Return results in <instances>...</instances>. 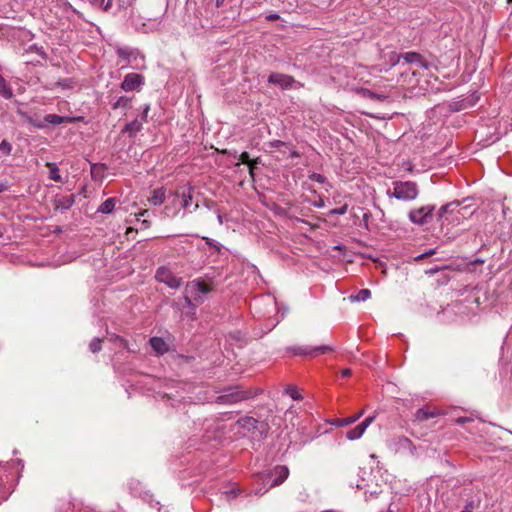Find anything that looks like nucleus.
<instances>
[{"label": "nucleus", "instance_id": "obj_1", "mask_svg": "<svg viewBox=\"0 0 512 512\" xmlns=\"http://www.w3.org/2000/svg\"><path fill=\"white\" fill-rule=\"evenodd\" d=\"M214 283L212 279L206 282L202 278L194 279L186 284L185 287V304L195 310L196 306L204 302V294H208L213 290Z\"/></svg>", "mask_w": 512, "mask_h": 512}, {"label": "nucleus", "instance_id": "obj_2", "mask_svg": "<svg viewBox=\"0 0 512 512\" xmlns=\"http://www.w3.org/2000/svg\"><path fill=\"white\" fill-rule=\"evenodd\" d=\"M261 392V389L240 390L238 386H232L224 389V394L219 395L215 402L218 404H235L244 400L252 399Z\"/></svg>", "mask_w": 512, "mask_h": 512}, {"label": "nucleus", "instance_id": "obj_3", "mask_svg": "<svg viewBox=\"0 0 512 512\" xmlns=\"http://www.w3.org/2000/svg\"><path fill=\"white\" fill-rule=\"evenodd\" d=\"M289 476V469L287 466L277 465L272 470L260 474L259 480L262 481L264 485L268 484L269 480L273 478L272 482L265 489L259 488L255 489V495L262 496L264 495L270 488L281 485Z\"/></svg>", "mask_w": 512, "mask_h": 512}, {"label": "nucleus", "instance_id": "obj_4", "mask_svg": "<svg viewBox=\"0 0 512 512\" xmlns=\"http://www.w3.org/2000/svg\"><path fill=\"white\" fill-rule=\"evenodd\" d=\"M419 194L418 186L413 181H394L393 191L388 190L387 195L401 201H412Z\"/></svg>", "mask_w": 512, "mask_h": 512}, {"label": "nucleus", "instance_id": "obj_5", "mask_svg": "<svg viewBox=\"0 0 512 512\" xmlns=\"http://www.w3.org/2000/svg\"><path fill=\"white\" fill-rule=\"evenodd\" d=\"M294 355L298 356H309L311 358H315L319 355L331 353L334 351V348L330 345H319V346H294L289 349Z\"/></svg>", "mask_w": 512, "mask_h": 512}, {"label": "nucleus", "instance_id": "obj_6", "mask_svg": "<svg viewBox=\"0 0 512 512\" xmlns=\"http://www.w3.org/2000/svg\"><path fill=\"white\" fill-rule=\"evenodd\" d=\"M434 210L435 205H424L410 210L408 217L412 223L424 225L432 218Z\"/></svg>", "mask_w": 512, "mask_h": 512}, {"label": "nucleus", "instance_id": "obj_7", "mask_svg": "<svg viewBox=\"0 0 512 512\" xmlns=\"http://www.w3.org/2000/svg\"><path fill=\"white\" fill-rule=\"evenodd\" d=\"M155 278L158 282L164 283L173 289H177L182 285V278L174 275V273L166 267L158 268Z\"/></svg>", "mask_w": 512, "mask_h": 512}, {"label": "nucleus", "instance_id": "obj_8", "mask_svg": "<svg viewBox=\"0 0 512 512\" xmlns=\"http://www.w3.org/2000/svg\"><path fill=\"white\" fill-rule=\"evenodd\" d=\"M145 83L143 75L138 73H128L122 81L120 87L125 92L139 90Z\"/></svg>", "mask_w": 512, "mask_h": 512}, {"label": "nucleus", "instance_id": "obj_9", "mask_svg": "<svg viewBox=\"0 0 512 512\" xmlns=\"http://www.w3.org/2000/svg\"><path fill=\"white\" fill-rule=\"evenodd\" d=\"M468 206L462 207L459 201H452L440 207L437 213V221H441L447 214H460L465 216Z\"/></svg>", "mask_w": 512, "mask_h": 512}, {"label": "nucleus", "instance_id": "obj_10", "mask_svg": "<svg viewBox=\"0 0 512 512\" xmlns=\"http://www.w3.org/2000/svg\"><path fill=\"white\" fill-rule=\"evenodd\" d=\"M268 82L270 84L278 85L281 89H289L295 83V79L287 74L272 72L268 76Z\"/></svg>", "mask_w": 512, "mask_h": 512}, {"label": "nucleus", "instance_id": "obj_11", "mask_svg": "<svg viewBox=\"0 0 512 512\" xmlns=\"http://www.w3.org/2000/svg\"><path fill=\"white\" fill-rule=\"evenodd\" d=\"M193 192H194V187L191 185H188L185 190H183V191L177 190V191L171 193V195L175 198H181V207L188 212H192L190 210V207L192 206Z\"/></svg>", "mask_w": 512, "mask_h": 512}, {"label": "nucleus", "instance_id": "obj_12", "mask_svg": "<svg viewBox=\"0 0 512 512\" xmlns=\"http://www.w3.org/2000/svg\"><path fill=\"white\" fill-rule=\"evenodd\" d=\"M402 59L407 64H409V63L417 64L420 67L425 68V69H429L432 66V64L430 62L425 60L422 57V55L417 52L404 53V54H402Z\"/></svg>", "mask_w": 512, "mask_h": 512}, {"label": "nucleus", "instance_id": "obj_13", "mask_svg": "<svg viewBox=\"0 0 512 512\" xmlns=\"http://www.w3.org/2000/svg\"><path fill=\"white\" fill-rule=\"evenodd\" d=\"M238 159L239 161L236 163V166H239L240 164H248L249 174L251 178L254 179L253 164H259L261 162V159L257 157L251 160L248 152H242L239 155Z\"/></svg>", "mask_w": 512, "mask_h": 512}, {"label": "nucleus", "instance_id": "obj_14", "mask_svg": "<svg viewBox=\"0 0 512 512\" xmlns=\"http://www.w3.org/2000/svg\"><path fill=\"white\" fill-rule=\"evenodd\" d=\"M166 200V189L164 187L153 190L152 195L148 198L150 204L159 206Z\"/></svg>", "mask_w": 512, "mask_h": 512}, {"label": "nucleus", "instance_id": "obj_15", "mask_svg": "<svg viewBox=\"0 0 512 512\" xmlns=\"http://www.w3.org/2000/svg\"><path fill=\"white\" fill-rule=\"evenodd\" d=\"M150 345L157 355H163L168 352L167 343L160 337L150 338Z\"/></svg>", "mask_w": 512, "mask_h": 512}, {"label": "nucleus", "instance_id": "obj_16", "mask_svg": "<svg viewBox=\"0 0 512 512\" xmlns=\"http://www.w3.org/2000/svg\"><path fill=\"white\" fill-rule=\"evenodd\" d=\"M116 53H117L118 57H120L121 59H123L127 62L136 60L138 57V54H139L136 49H131L128 47H120L117 49Z\"/></svg>", "mask_w": 512, "mask_h": 512}, {"label": "nucleus", "instance_id": "obj_17", "mask_svg": "<svg viewBox=\"0 0 512 512\" xmlns=\"http://www.w3.org/2000/svg\"><path fill=\"white\" fill-rule=\"evenodd\" d=\"M396 444L399 450H406L410 455L415 454L416 447L409 438L400 436L397 438Z\"/></svg>", "mask_w": 512, "mask_h": 512}, {"label": "nucleus", "instance_id": "obj_18", "mask_svg": "<svg viewBox=\"0 0 512 512\" xmlns=\"http://www.w3.org/2000/svg\"><path fill=\"white\" fill-rule=\"evenodd\" d=\"M73 118L60 116L57 114H48L44 117V124L60 125L73 122Z\"/></svg>", "mask_w": 512, "mask_h": 512}, {"label": "nucleus", "instance_id": "obj_19", "mask_svg": "<svg viewBox=\"0 0 512 512\" xmlns=\"http://www.w3.org/2000/svg\"><path fill=\"white\" fill-rule=\"evenodd\" d=\"M363 414H364V411L361 410L358 413L351 415L349 417L337 418L334 420L333 423H334V425L339 426V427L348 426V425L353 424L356 421H358Z\"/></svg>", "mask_w": 512, "mask_h": 512}, {"label": "nucleus", "instance_id": "obj_20", "mask_svg": "<svg viewBox=\"0 0 512 512\" xmlns=\"http://www.w3.org/2000/svg\"><path fill=\"white\" fill-rule=\"evenodd\" d=\"M131 103H132L131 97L121 96L114 103H112L111 108L113 110H117V109L129 110L132 107Z\"/></svg>", "mask_w": 512, "mask_h": 512}, {"label": "nucleus", "instance_id": "obj_21", "mask_svg": "<svg viewBox=\"0 0 512 512\" xmlns=\"http://www.w3.org/2000/svg\"><path fill=\"white\" fill-rule=\"evenodd\" d=\"M438 415L436 410H430L429 408H420L416 411L415 418L417 421H426Z\"/></svg>", "mask_w": 512, "mask_h": 512}, {"label": "nucleus", "instance_id": "obj_22", "mask_svg": "<svg viewBox=\"0 0 512 512\" xmlns=\"http://www.w3.org/2000/svg\"><path fill=\"white\" fill-rule=\"evenodd\" d=\"M142 129V121H139L138 119H134L133 121L127 123L122 132L128 133L130 136L135 135L137 132H139Z\"/></svg>", "mask_w": 512, "mask_h": 512}, {"label": "nucleus", "instance_id": "obj_23", "mask_svg": "<svg viewBox=\"0 0 512 512\" xmlns=\"http://www.w3.org/2000/svg\"><path fill=\"white\" fill-rule=\"evenodd\" d=\"M0 95L5 99L13 97V91L6 79L0 74Z\"/></svg>", "mask_w": 512, "mask_h": 512}, {"label": "nucleus", "instance_id": "obj_24", "mask_svg": "<svg viewBox=\"0 0 512 512\" xmlns=\"http://www.w3.org/2000/svg\"><path fill=\"white\" fill-rule=\"evenodd\" d=\"M46 166L49 169V178L55 182H63L60 170L56 163L47 162Z\"/></svg>", "mask_w": 512, "mask_h": 512}, {"label": "nucleus", "instance_id": "obj_25", "mask_svg": "<svg viewBox=\"0 0 512 512\" xmlns=\"http://www.w3.org/2000/svg\"><path fill=\"white\" fill-rule=\"evenodd\" d=\"M75 203V196L74 195H68V196H62L57 200V207L61 208L63 210L70 209Z\"/></svg>", "mask_w": 512, "mask_h": 512}, {"label": "nucleus", "instance_id": "obj_26", "mask_svg": "<svg viewBox=\"0 0 512 512\" xmlns=\"http://www.w3.org/2000/svg\"><path fill=\"white\" fill-rule=\"evenodd\" d=\"M177 199L178 198H175L173 199V201L166 205L162 211V214L165 216V217H168V218H174L178 215L179 213V209L176 207V202H177Z\"/></svg>", "mask_w": 512, "mask_h": 512}, {"label": "nucleus", "instance_id": "obj_27", "mask_svg": "<svg viewBox=\"0 0 512 512\" xmlns=\"http://www.w3.org/2000/svg\"><path fill=\"white\" fill-rule=\"evenodd\" d=\"M364 432H365L364 425L358 424L356 427L347 431L346 438L351 441L357 440L362 437Z\"/></svg>", "mask_w": 512, "mask_h": 512}, {"label": "nucleus", "instance_id": "obj_28", "mask_svg": "<svg viewBox=\"0 0 512 512\" xmlns=\"http://www.w3.org/2000/svg\"><path fill=\"white\" fill-rule=\"evenodd\" d=\"M268 145L270 147H275V148H280V147L288 148L290 151V157H292V158L300 157V154L295 149H293L288 143L283 142L281 140H273V141L269 142Z\"/></svg>", "mask_w": 512, "mask_h": 512}, {"label": "nucleus", "instance_id": "obj_29", "mask_svg": "<svg viewBox=\"0 0 512 512\" xmlns=\"http://www.w3.org/2000/svg\"><path fill=\"white\" fill-rule=\"evenodd\" d=\"M115 204V198H108L99 206L98 212H101L103 214H109L114 210Z\"/></svg>", "mask_w": 512, "mask_h": 512}, {"label": "nucleus", "instance_id": "obj_30", "mask_svg": "<svg viewBox=\"0 0 512 512\" xmlns=\"http://www.w3.org/2000/svg\"><path fill=\"white\" fill-rule=\"evenodd\" d=\"M370 297H371V291L369 289H361L357 292V294L351 295L350 299H351V301L360 302V301H366Z\"/></svg>", "mask_w": 512, "mask_h": 512}, {"label": "nucleus", "instance_id": "obj_31", "mask_svg": "<svg viewBox=\"0 0 512 512\" xmlns=\"http://www.w3.org/2000/svg\"><path fill=\"white\" fill-rule=\"evenodd\" d=\"M285 393L288 394L293 400H301L302 399V396L301 394L299 393L298 389L296 386H287L285 388Z\"/></svg>", "mask_w": 512, "mask_h": 512}, {"label": "nucleus", "instance_id": "obj_32", "mask_svg": "<svg viewBox=\"0 0 512 512\" xmlns=\"http://www.w3.org/2000/svg\"><path fill=\"white\" fill-rule=\"evenodd\" d=\"M102 340L98 337L93 338L89 344V349L92 353H97L102 348Z\"/></svg>", "mask_w": 512, "mask_h": 512}, {"label": "nucleus", "instance_id": "obj_33", "mask_svg": "<svg viewBox=\"0 0 512 512\" xmlns=\"http://www.w3.org/2000/svg\"><path fill=\"white\" fill-rule=\"evenodd\" d=\"M12 144L8 142L7 140H3L0 142V151L6 156L10 155L12 152Z\"/></svg>", "mask_w": 512, "mask_h": 512}, {"label": "nucleus", "instance_id": "obj_34", "mask_svg": "<svg viewBox=\"0 0 512 512\" xmlns=\"http://www.w3.org/2000/svg\"><path fill=\"white\" fill-rule=\"evenodd\" d=\"M133 2L134 0H112V5L115 3L119 9H127Z\"/></svg>", "mask_w": 512, "mask_h": 512}, {"label": "nucleus", "instance_id": "obj_35", "mask_svg": "<svg viewBox=\"0 0 512 512\" xmlns=\"http://www.w3.org/2000/svg\"><path fill=\"white\" fill-rule=\"evenodd\" d=\"M28 124L32 125L35 128L43 129L45 128L44 119L40 120L37 117L32 116L31 119H28Z\"/></svg>", "mask_w": 512, "mask_h": 512}, {"label": "nucleus", "instance_id": "obj_36", "mask_svg": "<svg viewBox=\"0 0 512 512\" xmlns=\"http://www.w3.org/2000/svg\"><path fill=\"white\" fill-rule=\"evenodd\" d=\"M401 59H402V54H398L396 52H392L389 54V61L391 63V66H395L396 64L400 63Z\"/></svg>", "mask_w": 512, "mask_h": 512}, {"label": "nucleus", "instance_id": "obj_37", "mask_svg": "<svg viewBox=\"0 0 512 512\" xmlns=\"http://www.w3.org/2000/svg\"><path fill=\"white\" fill-rule=\"evenodd\" d=\"M309 179L318 183L326 182V177L319 173H312L311 175H309Z\"/></svg>", "mask_w": 512, "mask_h": 512}, {"label": "nucleus", "instance_id": "obj_38", "mask_svg": "<svg viewBox=\"0 0 512 512\" xmlns=\"http://www.w3.org/2000/svg\"><path fill=\"white\" fill-rule=\"evenodd\" d=\"M256 422L257 421L253 417H245V418L239 420L238 423L241 424L242 426H249V425H251V426L254 427Z\"/></svg>", "mask_w": 512, "mask_h": 512}, {"label": "nucleus", "instance_id": "obj_39", "mask_svg": "<svg viewBox=\"0 0 512 512\" xmlns=\"http://www.w3.org/2000/svg\"><path fill=\"white\" fill-rule=\"evenodd\" d=\"M435 253H436L435 249H430V250H428V251H426V252L416 256L415 257V261H420V260H422V259H424L426 257H430V256L434 255Z\"/></svg>", "mask_w": 512, "mask_h": 512}, {"label": "nucleus", "instance_id": "obj_40", "mask_svg": "<svg viewBox=\"0 0 512 512\" xmlns=\"http://www.w3.org/2000/svg\"><path fill=\"white\" fill-rule=\"evenodd\" d=\"M149 111H150V105L149 104L144 105L142 113H141L142 121H147Z\"/></svg>", "mask_w": 512, "mask_h": 512}, {"label": "nucleus", "instance_id": "obj_41", "mask_svg": "<svg viewBox=\"0 0 512 512\" xmlns=\"http://www.w3.org/2000/svg\"><path fill=\"white\" fill-rule=\"evenodd\" d=\"M375 420V416H369L367 417L363 422H361V425H364V429L366 430Z\"/></svg>", "mask_w": 512, "mask_h": 512}, {"label": "nucleus", "instance_id": "obj_42", "mask_svg": "<svg viewBox=\"0 0 512 512\" xmlns=\"http://www.w3.org/2000/svg\"><path fill=\"white\" fill-rule=\"evenodd\" d=\"M17 114L21 117V119H23L27 123H28V119L32 118V116L30 114H28L27 112L20 110V109L17 110Z\"/></svg>", "mask_w": 512, "mask_h": 512}, {"label": "nucleus", "instance_id": "obj_43", "mask_svg": "<svg viewBox=\"0 0 512 512\" xmlns=\"http://www.w3.org/2000/svg\"><path fill=\"white\" fill-rule=\"evenodd\" d=\"M470 421H472V419H471V418H469V417H458V418L455 420V422H456L457 424H460V425H463V424L468 423V422H470Z\"/></svg>", "mask_w": 512, "mask_h": 512}, {"label": "nucleus", "instance_id": "obj_44", "mask_svg": "<svg viewBox=\"0 0 512 512\" xmlns=\"http://www.w3.org/2000/svg\"><path fill=\"white\" fill-rule=\"evenodd\" d=\"M117 340L120 342L121 347L127 349L128 351H131L128 347V341L122 337H117Z\"/></svg>", "mask_w": 512, "mask_h": 512}, {"label": "nucleus", "instance_id": "obj_45", "mask_svg": "<svg viewBox=\"0 0 512 512\" xmlns=\"http://www.w3.org/2000/svg\"><path fill=\"white\" fill-rule=\"evenodd\" d=\"M473 510H474V502L471 501L465 505L464 509L461 512H473Z\"/></svg>", "mask_w": 512, "mask_h": 512}, {"label": "nucleus", "instance_id": "obj_46", "mask_svg": "<svg viewBox=\"0 0 512 512\" xmlns=\"http://www.w3.org/2000/svg\"><path fill=\"white\" fill-rule=\"evenodd\" d=\"M351 374H352V371L349 368H345L341 371V376L344 378L350 377Z\"/></svg>", "mask_w": 512, "mask_h": 512}, {"label": "nucleus", "instance_id": "obj_47", "mask_svg": "<svg viewBox=\"0 0 512 512\" xmlns=\"http://www.w3.org/2000/svg\"><path fill=\"white\" fill-rule=\"evenodd\" d=\"M9 185L7 182H0V193L8 190Z\"/></svg>", "mask_w": 512, "mask_h": 512}, {"label": "nucleus", "instance_id": "obj_48", "mask_svg": "<svg viewBox=\"0 0 512 512\" xmlns=\"http://www.w3.org/2000/svg\"><path fill=\"white\" fill-rule=\"evenodd\" d=\"M266 19H267L268 21H276V20H278V19H279V15H278V14H276V13H275V14H270V15H268V16L266 17Z\"/></svg>", "mask_w": 512, "mask_h": 512}, {"label": "nucleus", "instance_id": "obj_49", "mask_svg": "<svg viewBox=\"0 0 512 512\" xmlns=\"http://www.w3.org/2000/svg\"><path fill=\"white\" fill-rule=\"evenodd\" d=\"M370 98L371 99H377V100H383L385 98V96L379 95V94H376V93H370Z\"/></svg>", "mask_w": 512, "mask_h": 512}, {"label": "nucleus", "instance_id": "obj_50", "mask_svg": "<svg viewBox=\"0 0 512 512\" xmlns=\"http://www.w3.org/2000/svg\"><path fill=\"white\" fill-rule=\"evenodd\" d=\"M345 212H346V207H341V208H338V209H334V210L332 211V213H334V214H340V215H341V214H344Z\"/></svg>", "mask_w": 512, "mask_h": 512}, {"label": "nucleus", "instance_id": "obj_51", "mask_svg": "<svg viewBox=\"0 0 512 512\" xmlns=\"http://www.w3.org/2000/svg\"><path fill=\"white\" fill-rule=\"evenodd\" d=\"M225 0H216V7L219 8L224 4Z\"/></svg>", "mask_w": 512, "mask_h": 512}, {"label": "nucleus", "instance_id": "obj_52", "mask_svg": "<svg viewBox=\"0 0 512 512\" xmlns=\"http://www.w3.org/2000/svg\"><path fill=\"white\" fill-rule=\"evenodd\" d=\"M217 218H218L219 223H220V224H222V223H223L222 215H221V214H218V217H217Z\"/></svg>", "mask_w": 512, "mask_h": 512}, {"label": "nucleus", "instance_id": "obj_53", "mask_svg": "<svg viewBox=\"0 0 512 512\" xmlns=\"http://www.w3.org/2000/svg\"><path fill=\"white\" fill-rule=\"evenodd\" d=\"M198 208H199V204H198V203H195V204L193 205V211H196Z\"/></svg>", "mask_w": 512, "mask_h": 512}, {"label": "nucleus", "instance_id": "obj_54", "mask_svg": "<svg viewBox=\"0 0 512 512\" xmlns=\"http://www.w3.org/2000/svg\"><path fill=\"white\" fill-rule=\"evenodd\" d=\"M147 213H148V210H143L142 212L139 213V216H144Z\"/></svg>", "mask_w": 512, "mask_h": 512}, {"label": "nucleus", "instance_id": "obj_55", "mask_svg": "<svg viewBox=\"0 0 512 512\" xmlns=\"http://www.w3.org/2000/svg\"><path fill=\"white\" fill-rule=\"evenodd\" d=\"M230 493L233 494V497L236 496V493L234 492V490H231Z\"/></svg>", "mask_w": 512, "mask_h": 512}, {"label": "nucleus", "instance_id": "obj_56", "mask_svg": "<svg viewBox=\"0 0 512 512\" xmlns=\"http://www.w3.org/2000/svg\"><path fill=\"white\" fill-rule=\"evenodd\" d=\"M257 164H253V172L255 173V168Z\"/></svg>", "mask_w": 512, "mask_h": 512}]
</instances>
